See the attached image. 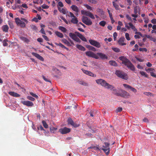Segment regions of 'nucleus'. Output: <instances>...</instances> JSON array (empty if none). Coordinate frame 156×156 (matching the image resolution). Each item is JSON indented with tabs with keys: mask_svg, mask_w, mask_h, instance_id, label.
Segmentation results:
<instances>
[{
	"mask_svg": "<svg viewBox=\"0 0 156 156\" xmlns=\"http://www.w3.org/2000/svg\"><path fill=\"white\" fill-rule=\"evenodd\" d=\"M59 131L62 134H66L69 133L70 131V129L65 127L63 128L59 129Z\"/></svg>",
	"mask_w": 156,
	"mask_h": 156,
	"instance_id": "nucleus-7",
	"label": "nucleus"
},
{
	"mask_svg": "<svg viewBox=\"0 0 156 156\" xmlns=\"http://www.w3.org/2000/svg\"><path fill=\"white\" fill-rule=\"evenodd\" d=\"M15 92L13 91H9L8 92V94L10 95L13 96Z\"/></svg>",
	"mask_w": 156,
	"mask_h": 156,
	"instance_id": "nucleus-64",
	"label": "nucleus"
},
{
	"mask_svg": "<svg viewBox=\"0 0 156 156\" xmlns=\"http://www.w3.org/2000/svg\"><path fill=\"white\" fill-rule=\"evenodd\" d=\"M135 58L137 61L140 62H142L144 61L143 59L137 57H136Z\"/></svg>",
	"mask_w": 156,
	"mask_h": 156,
	"instance_id": "nucleus-62",
	"label": "nucleus"
},
{
	"mask_svg": "<svg viewBox=\"0 0 156 156\" xmlns=\"http://www.w3.org/2000/svg\"><path fill=\"white\" fill-rule=\"evenodd\" d=\"M56 45H57L58 46H59L63 48H64L65 47L64 45H63L61 43H59L58 44H56Z\"/></svg>",
	"mask_w": 156,
	"mask_h": 156,
	"instance_id": "nucleus-54",
	"label": "nucleus"
},
{
	"mask_svg": "<svg viewBox=\"0 0 156 156\" xmlns=\"http://www.w3.org/2000/svg\"><path fill=\"white\" fill-rule=\"evenodd\" d=\"M69 37L73 40L76 37V35L72 33H70L69 34Z\"/></svg>",
	"mask_w": 156,
	"mask_h": 156,
	"instance_id": "nucleus-28",
	"label": "nucleus"
},
{
	"mask_svg": "<svg viewBox=\"0 0 156 156\" xmlns=\"http://www.w3.org/2000/svg\"><path fill=\"white\" fill-rule=\"evenodd\" d=\"M140 73L142 76H144L146 78H148V75L145 72L143 71H140Z\"/></svg>",
	"mask_w": 156,
	"mask_h": 156,
	"instance_id": "nucleus-29",
	"label": "nucleus"
},
{
	"mask_svg": "<svg viewBox=\"0 0 156 156\" xmlns=\"http://www.w3.org/2000/svg\"><path fill=\"white\" fill-rule=\"evenodd\" d=\"M62 41L63 43L67 44L68 46H70L71 45L70 42L65 39H62Z\"/></svg>",
	"mask_w": 156,
	"mask_h": 156,
	"instance_id": "nucleus-24",
	"label": "nucleus"
},
{
	"mask_svg": "<svg viewBox=\"0 0 156 156\" xmlns=\"http://www.w3.org/2000/svg\"><path fill=\"white\" fill-rule=\"evenodd\" d=\"M144 37H145L146 38H149V39H150V40H151V41H153V39H154V38H152L149 35H147V34L144 35Z\"/></svg>",
	"mask_w": 156,
	"mask_h": 156,
	"instance_id": "nucleus-39",
	"label": "nucleus"
},
{
	"mask_svg": "<svg viewBox=\"0 0 156 156\" xmlns=\"http://www.w3.org/2000/svg\"><path fill=\"white\" fill-rule=\"evenodd\" d=\"M27 99L32 101H34L35 100V99L34 98L30 96H27Z\"/></svg>",
	"mask_w": 156,
	"mask_h": 156,
	"instance_id": "nucleus-40",
	"label": "nucleus"
},
{
	"mask_svg": "<svg viewBox=\"0 0 156 156\" xmlns=\"http://www.w3.org/2000/svg\"><path fill=\"white\" fill-rule=\"evenodd\" d=\"M56 35L60 38H62L63 37V34L58 31H56L55 32Z\"/></svg>",
	"mask_w": 156,
	"mask_h": 156,
	"instance_id": "nucleus-27",
	"label": "nucleus"
},
{
	"mask_svg": "<svg viewBox=\"0 0 156 156\" xmlns=\"http://www.w3.org/2000/svg\"><path fill=\"white\" fill-rule=\"evenodd\" d=\"M122 108L121 107H119L117 109H116V112H121L122 110Z\"/></svg>",
	"mask_w": 156,
	"mask_h": 156,
	"instance_id": "nucleus-59",
	"label": "nucleus"
},
{
	"mask_svg": "<svg viewBox=\"0 0 156 156\" xmlns=\"http://www.w3.org/2000/svg\"><path fill=\"white\" fill-rule=\"evenodd\" d=\"M18 26H20L22 27H25L26 24L24 22L21 20H15Z\"/></svg>",
	"mask_w": 156,
	"mask_h": 156,
	"instance_id": "nucleus-13",
	"label": "nucleus"
},
{
	"mask_svg": "<svg viewBox=\"0 0 156 156\" xmlns=\"http://www.w3.org/2000/svg\"><path fill=\"white\" fill-rule=\"evenodd\" d=\"M37 129L38 130H40L41 131H45V130L44 129L43 127L41 125L37 127Z\"/></svg>",
	"mask_w": 156,
	"mask_h": 156,
	"instance_id": "nucleus-52",
	"label": "nucleus"
},
{
	"mask_svg": "<svg viewBox=\"0 0 156 156\" xmlns=\"http://www.w3.org/2000/svg\"><path fill=\"white\" fill-rule=\"evenodd\" d=\"M71 8L73 11L75 12L76 15L78 16V12H80L79 9L75 5H72L71 6Z\"/></svg>",
	"mask_w": 156,
	"mask_h": 156,
	"instance_id": "nucleus-10",
	"label": "nucleus"
},
{
	"mask_svg": "<svg viewBox=\"0 0 156 156\" xmlns=\"http://www.w3.org/2000/svg\"><path fill=\"white\" fill-rule=\"evenodd\" d=\"M97 55L98 57L99 56L102 59H107L108 58V57L105 54L102 53H97Z\"/></svg>",
	"mask_w": 156,
	"mask_h": 156,
	"instance_id": "nucleus-14",
	"label": "nucleus"
},
{
	"mask_svg": "<svg viewBox=\"0 0 156 156\" xmlns=\"http://www.w3.org/2000/svg\"><path fill=\"white\" fill-rule=\"evenodd\" d=\"M139 50L141 51L146 52L147 51V49L145 48H140Z\"/></svg>",
	"mask_w": 156,
	"mask_h": 156,
	"instance_id": "nucleus-49",
	"label": "nucleus"
},
{
	"mask_svg": "<svg viewBox=\"0 0 156 156\" xmlns=\"http://www.w3.org/2000/svg\"><path fill=\"white\" fill-rule=\"evenodd\" d=\"M135 48H133L132 49V51H137L138 49V45L137 44H136L134 46Z\"/></svg>",
	"mask_w": 156,
	"mask_h": 156,
	"instance_id": "nucleus-37",
	"label": "nucleus"
},
{
	"mask_svg": "<svg viewBox=\"0 0 156 156\" xmlns=\"http://www.w3.org/2000/svg\"><path fill=\"white\" fill-rule=\"evenodd\" d=\"M106 24V22L104 21H102L100 22L99 23V24L101 26L103 27H104Z\"/></svg>",
	"mask_w": 156,
	"mask_h": 156,
	"instance_id": "nucleus-48",
	"label": "nucleus"
},
{
	"mask_svg": "<svg viewBox=\"0 0 156 156\" xmlns=\"http://www.w3.org/2000/svg\"><path fill=\"white\" fill-rule=\"evenodd\" d=\"M32 54L36 57L38 59H39L41 61H44V59L43 57L40 56L39 54L35 52H32Z\"/></svg>",
	"mask_w": 156,
	"mask_h": 156,
	"instance_id": "nucleus-15",
	"label": "nucleus"
},
{
	"mask_svg": "<svg viewBox=\"0 0 156 156\" xmlns=\"http://www.w3.org/2000/svg\"><path fill=\"white\" fill-rule=\"evenodd\" d=\"M30 94L32 97H35L36 98H37L38 97V96L37 95L33 93L32 92H30Z\"/></svg>",
	"mask_w": 156,
	"mask_h": 156,
	"instance_id": "nucleus-41",
	"label": "nucleus"
},
{
	"mask_svg": "<svg viewBox=\"0 0 156 156\" xmlns=\"http://www.w3.org/2000/svg\"><path fill=\"white\" fill-rule=\"evenodd\" d=\"M135 34H138V35L140 36L141 37H144V36L140 32H137L136 31V32H135Z\"/></svg>",
	"mask_w": 156,
	"mask_h": 156,
	"instance_id": "nucleus-53",
	"label": "nucleus"
},
{
	"mask_svg": "<svg viewBox=\"0 0 156 156\" xmlns=\"http://www.w3.org/2000/svg\"><path fill=\"white\" fill-rule=\"evenodd\" d=\"M95 81L97 84L101 85L107 89L113 90L114 91L116 90V89H114V87L112 85L109 84L103 79H97L95 80Z\"/></svg>",
	"mask_w": 156,
	"mask_h": 156,
	"instance_id": "nucleus-2",
	"label": "nucleus"
},
{
	"mask_svg": "<svg viewBox=\"0 0 156 156\" xmlns=\"http://www.w3.org/2000/svg\"><path fill=\"white\" fill-rule=\"evenodd\" d=\"M2 30L5 32H7L9 29V27L7 25H3L2 27Z\"/></svg>",
	"mask_w": 156,
	"mask_h": 156,
	"instance_id": "nucleus-20",
	"label": "nucleus"
},
{
	"mask_svg": "<svg viewBox=\"0 0 156 156\" xmlns=\"http://www.w3.org/2000/svg\"><path fill=\"white\" fill-rule=\"evenodd\" d=\"M42 123L43 126L45 128H48V125L45 121L43 120L42 121Z\"/></svg>",
	"mask_w": 156,
	"mask_h": 156,
	"instance_id": "nucleus-34",
	"label": "nucleus"
},
{
	"mask_svg": "<svg viewBox=\"0 0 156 156\" xmlns=\"http://www.w3.org/2000/svg\"><path fill=\"white\" fill-rule=\"evenodd\" d=\"M83 23L87 25H91L92 22L91 20H82Z\"/></svg>",
	"mask_w": 156,
	"mask_h": 156,
	"instance_id": "nucleus-21",
	"label": "nucleus"
},
{
	"mask_svg": "<svg viewBox=\"0 0 156 156\" xmlns=\"http://www.w3.org/2000/svg\"><path fill=\"white\" fill-rule=\"evenodd\" d=\"M76 46V47L80 50L82 51H85L86 50L85 48L80 45L77 44Z\"/></svg>",
	"mask_w": 156,
	"mask_h": 156,
	"instance_id": "nucleus-23",
	"label": "nucleus"
},
{
	"mask_svg": "<svg viewBox=\"0 0 156 156\" xmlns=\"http://www.w3.org/2000/svg\"><path fill=\"white\" fill-rule=\"evenodd\" d=\"M31 28L33 30H37V28L34 25H32L30 26Z\"/></svg>",
	"mask_w": 156,
	"mask_h": 156,
	"instance_id": "nucleus-51",
	"label": "nucleus"
},
{
	"mask_svg": "<svg viewBox=\"0 0 156 156\" xmlns=\"http://www.w3.org/2000/svg\"><path fill=\"white\" fill-rule=\"evenodd\" d=\"M86 54L87 56L89 57H92L97 59L99 58V57L96 54L91 51H87L86 52Z\"/></svg>",
	"mask_w": 156,
	"mask_h": 156,
	"instance_id": "nucleus-6",
	"label": "nucleus"
},
{
	"mask_svg": "<svg viewBox=\"0 0 156 156\" xmlns=\"http://www.w3.org/2000/svg\"><path fill=\"white\" fill-rule=\"evenodd\" d=\"M84 6L86 7V8H87V9L88 10H92V8L88 5L87 4H84Z\"/></svg>",
	"mask_w": 156,
	"mask_h": 156,
	"instance_id": "nucleus-43",
	"label": "nucleus"
},
{
	"mask_svg": "<svg viewBox=\"0 0 156 156\" xmlns=\"http://www.w3.org/2000/svg\"><path fill=\"white\" fill-rule=\"evenodd\" d=\"M89 42L92 45L95 46L97 48H99L101 46L100 43L95 40H90Z\"/></svg>",
	"mask_w": 156,
	"mask_h": 156,
	"instance_id": "nucleus-8",
	"label": "nucleus"
},
{
	"mask_svg": "<svg viewBox=\"0 0 156 156\" xmlns=\"http://www.w3.org/2000/svg\"><path fill=\"white\" fill-rule=\"evenodd\" d=\"M109 144L105 142L104 145H103V148L102 150H103L108 155L109 154L110 151Z\"/></svg>",
	"mask_w": 156,
	"mask_h": 156,
	"instance_id": "nucleus-5",
	"label": "nucleus"
},
{
	"mask_svg": "<svg viewBox=\"0 0 156 156\" xmlns=\"http://www.w3.org/2000/svg\"><path fill=\"white\" fill-rule=\"evenodd\" d=\"M20 38L21 40L24 41V42L27 43H28L30 41L28 38L24 37H20Z\"/></svg>",
	"mask_w": 156,
	"mask_h": 156,
	"instance_id": "nucleus-22",
	"label": "nucleus"
},
{
	"mask_svg": "<svg viewBox=\"0 0 156 156\" xmlns=\"http://www.w3.org/2000/svg\"><path fill=\"white\" fill-rule=\"evenodd\" d=\"M68 124L72 125H73L74 122L71 118H69L68 119Z\"/></svg>",
	"mask_w": 156,
	"mask_h": 156,
	"instance_id": "nucleus-33",
	"label": "nucleus"
},
{
	"mask_svg": "<svg viewBox=\"0 0 156 156\" xmlns=\"http://www.w3.org/2000/svg\"><path fill=\"white\" fill-rule=\"evenodd\" d=\"M119 59L122 61V64L126 66L129 69L131 70L134 71L135 67L134 66L131 62L126 57L124 56H122L119 58Z\"/></svg>",
	"mask_w": 156,
	"mask_h": 156,
	"instance_id": "nucleus-1",
	"label": "nucleus"
},
{
	"mask_svg": "<svg viewBox=\"0 0 156 156\" xmlns=\"http://www.w3.org/2000/svg\"><path fill=\"white\" fill-rule=\"evenodd\" d=\"M88 16H89L92 19H94L95 18L94 15L90 12H89Z\"/></svg>",
	"mask_w": 156,
	"mask_h": 156,
	"instance_id": "nucleus-44",
	"label": "nucleus"
},
{
	"mask_svg": "<svg viewBox=\"0 0 156 156\" xmlns=\"http://www.w3.org/2000/svg\"><path fill=\"white\" fill-rule=\"evenodd\" d=\"M78 83H79L81 85H83V86H88V84L87 83H86V82H84V81H83L82 80L78 81Z\"/></svg>",
	"mask_w": 156,
	"mask_h": 156,
	"instance_id": "nucleus-31",
	"label": "nucleus"
},
{
	"mask_svg": "<svg viewBox=\"0 0 156 156\" xmlns=\"http://www.w3.org/2000/svg\"><path fill=\"white\" fill-rule=\"evenodd\" d=\"M58 9L59 11L64 14H66L68 12H67V9L65 7H63L61 8L58 7Z\"/></svg>",
	"mask_w": 156,
	"mask_h": 156,
	"instance_id": "nucleus-17",
	"label": "nucleus"
},
{
	"mask_svg": "<svg viewBox=\"0 0 156 156\" xmlns=\"http://www.w3.org/2000/svg\"><path fill=\"white\" fill-rule=\"evenodd\" d=\"M139 8L137 7H135L134 8V12L136 14L138 12V9Z\"/></svg>",
	"mask_w": 156,
	"mask_h": 156,
	"instance_id": "nucleus-61",
	"label": "nucleus"
},
{
	"mask_svg": "<svg viewBox=\"0 0 156 156\" xmlns=\"http://www.w3.org/2000/svg\"><path fill=\"white\" fill-rule=\"evenodd\" d=\"M115 74L118 77L122 79L127 80L128 79L127 74L122 71L116 70L115 71Z\"/></svg>",
	"mask_w": 156,
	"mask_h": 156,
	"instance_id": "nucleus-3",
	"label": "nucleus"
},
{
	"mask_svg": "<svg viewBox=\"0 0 156 156\" xmlns=\"http://www.w3.org/2000/svg\"><path fill=\"white\" fill-rule=\"evenodd\" d=\"M117 36V34L116 32H115L113 34V36L114 37V39L115 41L116 38V37Z\"/></svg>",
	"mask_w": 156,
	"mask_h": 156,
	"instance_id": "nucleus-55",
	"label": "nucleus"
},
{
	"mask_svg": "<svg viewBox=\"0 0 156 156\" xmlns=\"http://www.w3.org/2000/svg\"><path fill=\"white\" fill-rule=\"evenodd\" d=\"M87 47L90 50H91L93 51H96V49L92 46H89Z\"/></svg>",
	"mask_w": 156,
	"mask_h": 156,
	"instance_id": "nucleus-36",
	"label": "nucleus"
},
{
	"mask_svg": "<svg viewBox=\"0 0 156 156\" xmlns=\"http://www.w3.org/2000/svg\"><path fill=\"white\" fill-rule=\"evenodd\" d=\"M66 15L72 18V20H76L75 16L74 14L70 12H67Z\"/></svg>",
	"mask_w": 156,
	"mask_h": 156,
	"instance_id": "nucleus-18",
	"label": "nucleus"
},
{
	"mask_svg": "<svg viewBox=\"0 0 156 156\" xmlns=\"http://www.w3.org/2000/svg\"><path fill=\"white\" fill-rule=\"evenodd\" d=\"M115 94L117 96H120L126 98H128L130 96L129 93L123 90H121L120 93H116Z\"/></svg>",
	"mask_w": 156,
	"mask_h": 156,
	"instance_id": "nucleus-4",
	"label": "nucleus"
},
{
	"mask_svg": "<svg viewBox=\"0 0 156 156\" xmlns=\"http://www.w3.org/2000/svg\"><path fill=\"white\" fill-rule=\"evenodd\" d=\"M59 30H61V31L63 33H66L67 31L66 29L65 28L62 26L59 27Z\"/></svg>",
	"mask_w": 156,
	"mask_h": 156,
	"instance_id": "nucleus-30",
	"label": "nucleus"
},
{
	"mask_svg": "<svg viewBox=\"0 0 156 156\" xmlns=\"http://www.w3.org/2000/svg\"><path fill=\"white\" fill-rule=\"evenodd\" d=\"M89 1L93 4H95L97 2V0H88Z\"/></svg>",
	"mask_w": 156,
	"mask_h": 156,
	"instance_id": "nucleus-46",
	"label": "nucleus"
},
{
	"mask_svg": "<svg viewBox=\"0 0 156 156\" xmlns=\"http://www.w3.org/2000/svg\"><path fill=\"white\" fill-rule=\"evenodd\" d=\"M80 38L83 41H87V40L86 38L84 37L82 35Z\"/></svg>",
	"mask_w": 156,
	"mask_h": 156,
	"instance_id": "nucleus-45",
	"label": "nucleus"
},
{
	"mask_svg": "<svg viewBox=\"0 0 156 156\" xmlns=\"http://www.w3.org/2000/svg\"><path fill=\"white\" fill-rule=\"evenodd\" d=\"M144 94L147 96H154V94H152L150 92H144Z\"/></svg>",
	"mask_w": 156,
	"mask_h": 156,
	"instance_id": "nucleus-32",
	"label": "nucleus"
},
{
	"mask_svg": "<svg viewBox=\"0 0 156 156\" xmlns=\"http://www.w3.org/2000/svg\"><path fill=\"white\" fill-rule=\"evenodd\" d=\"M123 86H124V87H125L126 88H129V89H130V87H131V86H130L129 85H127V84H123Z\"/></svg>",
	"mask_w": 156,
	"mask_h": 156,
	"instance_id": "nucleus-56",
	"label": "nucleus"
},
{
	"mask_svg": "<svg viewBox=\"0 0 156 156\" xmlns=\"http://www.w3.org/2000/svg\"><path fill=\"white\" fill-rule=\"evenodd\" d=\"M50 131L51 132H54V130H56L57 129V128H55L53 127H51L50 128Z\"/></svg>",
	"mask_w": 156,
	"mask_h": 156,
	"instance_id": "nucleus-57",
	"label": "nucleus"
},
{
	"mask_svg": "<svg viewBox=\"0 0 156 156\" xmlns=\"http://www.w3.org/2000/svg\"><path fill=\"white\" fill-rule=\"evenodd\" d=\"M125 39L124 37H120L119 39V40L118 43L120 45H126V44L124 43V41Z\"/></svg>",
	"mask_w": 156,
	"mask_h": 156,
	"instance_id": "nucleus-16",
	"label": "nucleus"
},
{
	"mask_svg": "<svg viewBox=\"0 0 156 156\" xmlns=\"http://www.w3.org/2000/svg\"><path fill=\"white\" fill-rule=\"evenodd\" d=\"M112 50L116 52H119L120 51V50L118 48H112Z\"/></svg>",
	"mask_w": 156,
	"mask_h": 156,
	"instance_id": "nucleus-42",
	"label": "nucleus"
},
{
	"mask_svg": "<svg viewBox=\"0 0 156 156\" xmlns=\"http://www.w3.org/2000/svg\"><path fill=\"white\" fill-rule=\"evenodd\" d=\"M42 77L43 79L46 82H50V81L48 80L47 78H46L43 75L42 76Z\"/></svg>",
	"mask_w": 156,
	"mask_h": 156,
	"instance_id": "nucleus-63",
	"label": "nucleus"
},
{
	"mask_svg": "<svg viewBox=\"0 0 156 156\" xmlns=\"http://www.w3.org/2000/svg\"><path fill=\"white\" fill-rule=\"evenodd\" d=\"M129 26H128L126 23L125 25V27H127L128 29H129V28H131L134 31L136 32L137 31V29L135 28V27L131 23H129Z\"/></svg>",
	"mask_w": 156,
	"mask_h": 156,
	"instance_id": "nucleus-12",
	"label": "nucleus"
},
{
	"mask_svg": "<svg viewBox=\"0 0 156 156\" xmlns=\"http://www.w3.org/2000/svg\"><path fill=\"white\" fill-rule=\"evenodd\" d=\"M93 149L95 150H100L98 147H90L88 148V149Z\"/></svg>",
	"mask_w": 156,
	"mask_h": 156,
	"instance_id": "nucleus-38",
	"label": "nucleus"
},
{
	"mask_svg": "<svg viewBox=\"0 0 156 156\" xmlns=\"http://www.w3.org/2000/svg\"><path fill=\"white\" fill-rule=\"evenodd\" d=\"M74 40L79 42H80L81 41L80 40L77 36L76 37Z\"/></svg>",
	"mask_w": 156,
	"mask_h": 156,
	"instance_id": "nucleus-60",
	"label": "nucleus"
},
{
	"mask_svg": "<svg viewBox=\"0 0 156 156\" xmlns=\"http://www.w3.org/2000/svg\"><path fill=\"white\" fill-rule=\"evenodd\" d=\"M81 13L82 15L88 16L89 12L84 10H82L81 11Z\"/></svg>",
	"mask_w": 156,
	"mask_h": 156,
	"instance_id": "nucleus-26",
	"label": "nucleus"
},
{
	"mask_svg": "<svg viewBox=\"0 0 156 156\" xmlns=\"http://www.w3.org/2000/svg\"><path fill=\"white\" fill-rule=\"evenodd\" d=\"M66 24L68 23V21L70 24L73 23L76 24L77 25L78 23V20H64Z\"/></svg>",
	"mask_w": 156,
	"mask_h": 156,
	"instance_id": "nucleus-19",
	"label": "nucleus"
},
{
	"mask_svg": "<svg viewBox=\"0 0 156 156\" xmlns=\"http://www.w3.org/2000/svg\"><path fill=\"white\" fill-rule=\"evenodd\" d=\"M145 70L148 72H149V71H151L152 72L154 70V69L152 68H149L147 69H146Z\"/></svg>",
	"mask_w": 156,
	"mask_h": 156,
	"instance_id": "nucleus-58",
	"label": "nucleus"
},
{
	"mask_svg": "<svg viewBox=\"0 0 156 156\" xmlns=\"http://www.w3.org/2000/svg\"><path fill=\"white\" fill-rule=\"evenodd\" d=\"M109 64L111 66H117V64L114 61L111 60L109 62Z\"/></svg>",
	"mask_w": 156,
	"mask_h": 156,
	"instance_id": "nucleus-25",
	"label": "nucleus"
},
{
	"mask_svg": "<svg viewBox=\"0 0 156 156\" xmlns=\"http://www.w3.org/2000/svg\"><path fill=\"white\" fill-rule=\"evenodd\" d=\"M129 89H130L134 93H136L137 91L136 90V89L132 87H130Z\"/></svg>",
	"mask_w": 156,
	"mask_h": 156,
	"instance_id": "nucleus-50",
	"label": "nucleus"
},
{
	"mask_svg": "<svg viewBox=\"0 0 156 156\" xmlns=\"http://www.w3.org/2000/svg\"><path fill=\"white\" fill-rule=\"evenodd\" d=\"M21 102V103L23 104L24 105L29 107L33 106L34 105L33 102L29 101H22Z\"/></svg>",
	"mask_w": 156,
	"mask_h": 156,
	"instance_id": "nucleus-9",
	"label": "nucleus"
},
{
	"mask_svg": "<svg viewBox=\"0 0 156 156\" xmlns=\"http://www.w3.org/2000/svg\"><path fill=\"white\" fill-rule=\"evenodd\" d=\"M81 70L84 73L87 75H88L90 76H93V77H95L96 76V75L94 74L90 71L85 70L83 69H82Z\"/></svg>",
	"mask_w": 156,
	"mask_h": 156,
	"instance_id": "nucleus-11",
	"label": "nucleus"
},
{
	"mask_svg": "<svg viewBox=\"0 0 156 156\" xmlns=\"http://www.w3.org/2000/svg\"><path fill=\"white\" fill-rule=\"evenodd\" d=\"M63 4L61 2H59L58 3V5H57V6H58V7H60V8H62V7H63Z\"/></svg>",
	"mask_w": 156,
	"mask_h": 156,
	"instance_id": "nucleus-35",
	"label": "nucleus"
},
{
	"mask_svg": "<svg viewBox=\"0 0 156 156\" xmlns=\"http://www.w3.org/2000/svg\"><path fill=\"white\" fill-rule=\"evenodd\" d=\"M125 37L128 41H129L130 40V38L129 37V35L128 33H126L125 34Z\"/></svg>",
	"mask_w": 156,
	"mask_h": 156,
	"instance_id": "nucleus-47",
	"label": "nucleus"
}]
</instances>
